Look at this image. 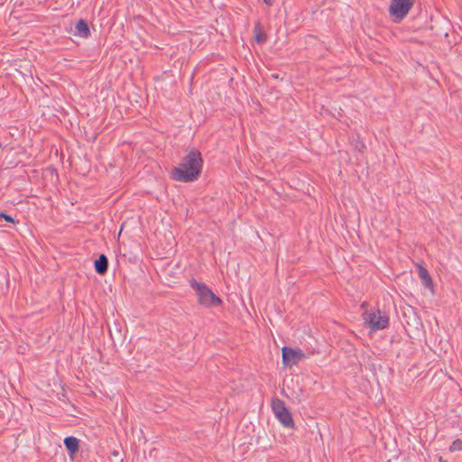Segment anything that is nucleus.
<instances>
[{
	"instance_id": "obj_3",
	"label": "nucleus",
	"mask_w": 462,
	"mask_h": 462,
	"mask_svg": "<svg viewBox=\"0 0 462 462\" xmlns=\"http://www.w3.org/2000/svg\"><path fill=\"white\" fill-rule=\"evenodd\" d=\"M363 316L372 330L384 329L389 326V317L380 310H365Z\"/></svg>"
},
{
	"instance_id": "obj_12",
	"label": "nucleus",
	"mask_w": 462,
	"mask_h": 462,
	"mask_svg": "<svg viewBox=\"0 0 462 462\" xmlns=\"http://www.w3.org/2000/svg\"><path fill=\"white\" fill-rule=\"evenodd\" d=\"M449 450L451 452L460 451L462 450V440L461 439H456L452 442V444L449 447Z\"/></svg>"
},
{
	"instance_id": "obj_6",
	"label": "nucleus",
	"mask_w": 462,
	"mask_h": 462,
	"mask_svg": "<svg viewBox=\"0 0 462 462\" xmlns=\"http://www.w3.org/2000/svg\"><path fill=\"white\" fill-rule=\"evenodd\" d=\"M282 363L286 366L296 365L306 357L304 352L301 349L291 348L289 346H283L282 348Z\"/></svg>"
},
{
	"instance_id": "obj_7",
	"label": "nucleus",
	"mask_w": 462,
	"mask_h": 462,
	"mask_svg": "<svg viewBox=\"0 0 462 462\" xmlns=\"http://www.w3.org/2000/svg\"><path fill=\"white\" fill-rule=\"evenodd\" d=\"M63 442L69 457H73L79 451V440L73 436H69L64 439Z\"/></svg>"
},
{
	"instance_id": "obj_18",
	"label": "nucleus",
	"mask_w": 462,
	"mask_h": 462,
	"mask_svg": "<svg viewBox=\"0 0 462 462\" xmlns=\"http://www.w3.org/2000/svg\"><path fill=\"white\" fill-rule=\"evenodd\" d=\"M3 144L0 143V149L2 148Z\"/></svg>"
},
{
	"instance_id": "obj_15",
	"label": "nucleus",
	"mask_w": 462,
	"mask_h": 462,
	"mask_svg": "<svg viewBox=\"0 0 462 462\" xmlns=\"http://www.w3.org/2000/svg\"><path fill=\"white\" fill-rule=\"evenodd\" d=\"M366 305H367L366 302H363L362 305H361V308L364 309Z\"/></svg>"
},
{
	"instance_id": "obj_17",
	"label": "nucleus",
	"mask_w": 462,
	"mask_h": 462,
	"mask_svg": "<svg viewBox=\"0 0 462 462\" xmlns=\"http://www.w3.org/2000/svg\"><path fill=\"white\" fill-rule=\"evenodd\" d=\"M439 462H445V461H443L442 457H439Z\"/></svg>"
},
{
	"instance_id": "obj_11",
	"label": "nucleus",
	"mask_w": 462,
	"mask_h": 462,
	"mask_svg": "<svg viewBox=\"0 0 462 462\" xmlns=\"http://www.w3.org/2000/svg\"><path fill=\"white\" fill-rule=\"evenodd\" d=\"M254 39L257 43L262 44V43L265 42L267 36H266V33L263 31L260 23H257L254 25Z\"/></svg>"
},
{
	"instance_id": "obj_5",
	"label": "nucleus",
	"mask_w": 462,
	"mask_h": 462,
	"mask_svg": "<svg viewBox=\"0 0 462 462\" xmlns=\"http://www.w3.org/2000/svg\"><path fill=\"white\" fill-rule=\"evenodd\" d=\"M414 5V0H391L389 14L394 23L402 21Z\"/></svg>"
},
{
	"instance_id": "obj_13",
	"label": "nucleus",
	"mask_w": 462,
	"mask_h": 462,
	"mask_svg": "<svg viewBox=\"0 0 462 462\" xmlns=\"http://www.w3.org/2000/svg\"><path fill=\"white\" fill-rule=\"evenodd\" d=\"M2 218H4L7 222L14 223V218L11 216H9V215H7L5 213H4V216H2Z\"/></svg>"
},
{
	"instance_id": "obj_14",
	"label": "nucleus",
	"mask_w": 462,
	"mask_h": 462,
	"mask_svg": "<svg viewBox=\"0 0 462 462\" xmlns=\"http://www.w3.org/2000/svg\"><path fill=\"white\" fill-rule=\"evenodd\" d=\"M263 2H264L267 5L271 6V5H273L274 0H263Z\"/></svg>"
},
{
	"instance_id": "obj_4",
	"label": "nucleus",
	"mask_w": 462,
	"mask_h": 462,
	"mask_svg": "<svg viewBox=\"0 0 462 462\" xmlns=\"http://www.w3.org/2000/svg\"><path fill=\"white\" fill-rule=\"evenodd\" d=\"M272 410L276 417V419L281 422V424L288 429L294 428V420L292 419V415L290 411L285 406L283 401L274 398L272 401Z\"/></svg>"
},
{
	"instance_id": "obj_2",
	"label": "nucleus",
	"mask_w": 462,
	"mask_h": 462,
	"mask_svg": "<svg viewBox=\"0 0 462 462\" xmlns=\"http://www.w3.org/2000/svg\"><path fill=\"white\" fill-rule=\"evenodd\" d=\"M190 287L198 296L199 303L207 308L217 307L222 304V300L217 296L205 283L192 279Z\"/></svg>"
},
{
	"instance_id": "obj_1",
	"label": "nucleus",
	"mask_w": 462,
	"mask_h": 462,
	"mask_svg": "<svg viewBox=\"0 0 462 462\" xmlns=\"http://www.w3.org/2000/svg\"><path fill=\"white\" fill-rule=\"evenodd\" d=\"M203 167V159L201 152L191 148L188 153L181 159L178 166L171 170V178L180 182H192L199 179Z\"/></svg>"
},
{
	"instance_id": "obj_9",
	"label": "nucleus",
	"mask_w": 462,
	"mask_h": 462,
	"mask_svg": "<svg viewBox=\"0 0 462 462\" xmlns=\"http://www.w3.org/2000/svg\"><path fill=\"white\" fill-rule=\"evenodd\" d=\"M418 274L421 281V283L424 285L427 289H432L433 288V282L432 279L428 272V270L423 267L422 265L418 266Z\"/></svg>"
},
{
	"instance_id": "obj_16",
	"label": "nucleus",
	"mask_w": 462,
	"mask_h": 462,
	"mask_svg": "<svg viewBox=\"0 0 462 462\" xmlns=\"http://www.w3.org/2000/svg\"><path fill=\"white\" fill-rule=\"evenodd\" d=\"M2 216H4V212H0V219H2Z\"/></svg>"
},
{
	"instance_id": "obj_8",
	"label": "nucleus",
	"mask_w": 462,
	"mask_h": 462,
	"mask_svg": "<svg viewBox=\"0 0 462 462\" xmlns=\"http://www.w3.org/2000/svg\"><path fill=\"white\" fill-rule=\"evenodd\" d=\"M75 35L87 39L90 36V30L87 21L80 19L75 25Z\"/></svg>"
},
{
	"instance_id": "obj_10",
	"label": "nucleus",
	"mask_w": 462,
	"mask_h": 462,
	"mask_svg": "<svg viewBox=\"0 0 462 462\" xmlns=\"http://www.w3.org/2000/svg\"><path fill=\"white\" fill-rule=\"evenodd\" d=\"M95 271L97 273L103 275L107 272L108 269V259L105 254H100L94 263Z\"/></svg>"
}]
</instances>
